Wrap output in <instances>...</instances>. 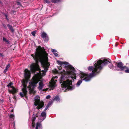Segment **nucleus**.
I'll use <instances>...</instances> for the list:
<instances>
[{"label": "nucleus", "instance_id": "11", "mask_svg": "<svg viewBox=\"0 0 129 129\" xmlns=\"http://www.w3.org/2000/svg\"><path fill=\"white\" fill-rule=\"evenodd\" d=\"M12 84V83L11 82L7 85V86L8 87H10L12 88L11 89H9V92L13 94L16 92L17 90L14 87L11 86Z\"/></svg>", "mask_w": 129, "mask_h": 129}, {"label": "nucleus", "instance_id": "17", "mask_svg": "<svg viewBox=\"0 0 129 129\" xmlns=\"http://www.w3.org/2000/svg\"><path fill=\"white\" fill-rule=\"evenodd\" d=\"M41 35L43 39H46L47 37V35L44 32H42L41 34Z\"/></svg>", "mask_w": 129, "mask_h": 129}, {"label": "nucleus", "instance_id": "6", "mask_svg": "<svg viewBox=\"0 0 129 129\" xmlns=\"http://www.w3.org/2000/svg\"><path fill=\"white\" fill-rule=\"evenodd\" d=\"M65 68L66 69L67 73L70 75H72L71 77L72 79H76V76L75 74V68L70 65L66 66Z\"/></svg>", "mask_w": 129, "mask_h": 129}, {"label": "nucleus", "instance_id": "12", "mask_svg": "<svg viewBox=\"0 0 129 129\" xmlns=\"http://www.w3.org/2000/svg\"><path fill=\"white\" fill-rule=\"evenodd\" d=\"M46 116V114L45 112H44L42 113L41 115L39 118V119L41 121L43 120L45 118Z\"/></svg>", "mask_w": 129, "mask_h": 129}, {"label": "nucleus", "instance_id": "4", "mask_svg": "<svg viewBox=\"0 0 129 129\" xmlns=\"http://www.w3.org/2000/svg\"><path fill=\"white\" fill-rule=\"evenodd\" d=\"M97 65L95 67L99 69L100 70H101L103 66L108 64L109 68L112 69L114 68V67L111 63V61L108 58H104L103 60L100 59L97 61Z\"/></svg>", "mask_w": 129, "mask_h": 129}, {"label": "nucleus", "instance_id": "21", "mask_svg": "<svg viewBox=\"0 0 129 129\" xmlns=\"http://www.w3.org/2000/svg\"><path fill=\"white\" fill-rule=\"evenodd\" d=\"M14 115L13 114H11L10 116V118H12L13 120L14 119Z\"/></svg>", "mask_w": 129, "mask_h": 129}, {"label": "nucleus", "instance_id": "25", "mask_svg": "<svg viewBox=\"0 0 129 129\" xmlns=\"http://www.w3.org/2000/svg\"><path fill=\"white\" fill-rule=\"evenodd\" d=\"M53 54L55 56H58V54L56 52H53Z\"/></svg>", "mask_w": 129, "mask_h": 129}, {"label": "nucleus", "instance_id": "32", "mask_svg": "<svg viewBox=\"0 0 129 129\" xmlns=\"http://www.w3.org/2000/svg\"><path fill=\"white\" fill-rule=\"evenodd\" d=\"M44 1L45 2V3H48V1H47V0H44Z\"/></svg>", "mask_w": 129, "mask_h": 129}, {"label": "nucleus", "instance_id": "16", "mask_svg": "<svg viewBox=\"0 0 129 129\" xmlns=\"http://www.w3.org/2000/svg\"><path fill=\"white\" fill-rule=\"evenodd\" d=\"M42 129V125L39 122H37L36 124V129Z\"/></svg>", "mask_w": 129, "mask_h": 129}, {"label": "nucleus", "instance_id": "38", "mask_svg": "<svg viewBox=\"0 0 129 129\" xmlns=\"http://www.w3.org/2000/svg\"><path fill=\"white\" fill-rule=\"evenodd\" d=\"M51 98V96L50 95H49V99L50 98Z\"/></svg>", "mask_w": 129, "mask_h": 129}, {"label": "nucleus", "instance_id": "7", "mask_svg": "<svg viewBox=\"0 0 129 129\" xmlns=\"http://www.w3.org/2000/svg\"><path fill=\"white\" fill-rule=\"evenodd\" d=\"M40 97L38 96H36L35 98L34 104L36 106L38 105L37 107V108L38 109L41 108L44 105V103L42 102H40Z\"/></svg>", "mask_w": 129, "mask_h": 129}, {"label": "nucleus", "instance_id": "23", "mask_svg": "<svg viewBox=\"0 0 129 129\" xmlns=\"http://www.w3.org/2000/svg\"><path fill=\"white\" fill-rule=\"evenodd\" d=\"M17 5H19V7L20 8H21V7H22V6L20 4V3L19 2H18L17 3Z\"/></svg>", "mask_w": 129, "mask_h": 129}, {"label": "nucleus", "instance_id": "1", "mask_svg": "<svg viewBox=\"0 0 129 129\" xmlns=\"http://www.w3.org/2000/svg\"><path fill=\"white\" fill-rule=\"evenodd\" d=\"M36 60V63H33L30 66V70L33 73L37 70L39 71L40 73L35 75L32 78V81L29 83L28 87L30 94H34V90L35 85L41 79L42 76L45 75V72L48 70V54L43 48L39 46L36 50L35 55H31Z\"/></svg>", "mask_w": 129, "mask_h": 129}, {"label": "nucleus", "instance_id": "5", "mask_svg": "<svg viewBox=\"0 0 129 129\" xmlns=\"http://www.w3.org/2000/svg\"><path fill=\"white\" fill-rule=\"evenodd\" d=\"M92 72V73H91L89 75L82 73L80 76V79L79 80L76 84L77 86H79L82 83L83 80H84L86 82L90 81L91 78L93 77V74L94 73V72Z\"/></svg>", "mask_w": 129, "mask_h": 129}, {"label": "nucleus", "instance_id": "22", "mask_svg": "<svg viewBox=\"0 0 129 129\" xmlns=\"http://www.w3.org/2000/svg\"><path fill=\"white\" fill-rule=\"evenodd\" d=\"M36 33V31H34L31 32L32 35L34 36H35V34Z\"/></svg>", "mask_w": 129, "mask_h": 129}, {"label": "nucleus", "instance_id": "26", "mask_svg": "<svg viewBox=\"0 0 129 129\" xmlns=\"http://www.w3.org/2000/svg\"><path fill=\"white\" fill-rule=\"evenodd\" d=\"M10 66V64H8L6 66V69H8Z\"/></svg>", "mask_w": 129, "mask_h": 129}, {"label": "nucleus", "instance_id": "15", "mask_svg": "<svg viewBox=\"0 0 129 129\" xmlns=\"http://www.w3.org/2000/svg\"><path fill=\"white\" fill-rule=\"evenodd\" d=\"M44 86V85L43 81H40L39 83V86L38 87V89L39 90H42Z\"/></svg>", "mask_w": 129, "mask_h": 129}, {"label": "nucleus", "instance_id": "9", "mask_svg": "<svg viewBox=\"0 0 129 129\" xmlns=\"http://www.w3.org/2000/svg\"><path fill=\"white\" fill-rule=\"evenodd\" d=\"M116 65L119 69L120 71H124L125 73V71L127 69L128 67L125 66H123V64L121 62H117L116 63Z\"/></svg>", "mask_w": 129, "mask_h": 129}, {"label": "nucleus", "instance_id": "20", "mask_svg": "<svg viewBox=\"0 0 129 129\" xmlns=\"http://www.w3.org/2000/svg\"><path fill=\"white\" fill-rule=\"evenodd\" d=\"M51 2L53 3H57L60 1V0H51Z\"/></svg>", "mask_w": 129, "mask_h": 129}, {"label": "nucleus", "instance_id": "35", "mask_svg": "<svg viewBox=\"0 0 129 129\" xmlns=\"http://www.w3.org/2000/svg\"><path fill=\"white\" fill-rule=\"evenodd\" d=\"M5 42H7L8 44H9V41L8 40H7Z\"/></svg>", "mask_w": 129, "mask_h": 129}, {"label": "nucleus", "instance_id": "10", "mask_svg": "<svg viewBox=\"0 0 129 129\" xmlns=\"http://www.w3.org/2000/svg\"><path fill=\"white\" fill-rule=\"evenodd\" d=\"M57 81L56 80H54L52 78L50 81L49 82V91L51 90H53L55 88V87L56 86L55 81Z\"/></svg>", "mask_w": 129, "mask_h": 129}, {"label": "nucleus", "instance_id": "28", "mask_svg": "<svg viewBox=\"0 0 129 129\" xmlns=\"http://www.w3.org/2000/svg\"><path fill=\"white\" fill-rule=\"evenodd\" d=\"M52 49V51L53 52H53H56L57 51L55 49Z\"/></svg>", "mask_w": 129, "mask_h": 129}, {"label": "nucleus", "instance_id": "33", "mask_svg": "<svg viewBox=\"0 0 129 129\" xmlns=\"http://www.w3.org/2000/svg\"><path fill=\"white\" fill-rule=\"evenodd\" d=\"M5 17H6V19L8 20V18H7V15H5Z\"/></svg>", "mask_w": 129, "mask_h": 129}, {"label": "nucleus", "instance_id": "39", "mask_svg": "<svg viewBox=\"0 0 129 129\" xmlns=\"http://www.w3.org/2000/svg\"><path fill=\"white\" fill-rule=\"evenodd\" d=\"M50 64L49 63V67L50 66Z\"/></svg>", "mask_w": 129, "mask_h": 129}, {"label": "nucleus", "instance_id": "40", "mask_svg": "<svg viewBox=\"0 0 129 129\" xmlns=\"http://www.w3.org/2000/svg\"><path fill=\"white\" fill-rule=\"evenodd\" d=\"M13 110H12V112H13Z\"/></svg>", "mask_w": 129, "mask_h": 129}, {"label": "nucleus", "instance_id": "30", "mask_svg": "<svg viewBox=\"0 0 129 129\" xmlns=\"http://www.w3.org/2000/svg\"><path fill=\"white\" fill-rule=\"evenodd\" d=\"M7 70H8V69H5V70H4V73H5L6 72H7Z\"/></svg>", "mask_w": 129, "mask_h": 129}, {"label": "nucleus", "instance_id": "24", "mask_svg": "<svg viewBox=\"0 0 129 129\" xmlns=\"http://www.w3.org/2000/svg\"><path fill=\"white\" fill-rule=\"evenodd\" d=\"M32 126L34 128L35 126V122H32Z\"/></svg>", "mask_w": 129, "mask_h": 129}, {"label": "nucleus", "instance_id": "8", "mask_svg": "<svg viewBox=\"0 0 129 129\" xmlns=\"http://www.w3.org/2000/svg\"><path fill=\"white\" fill-rule=\"evenodd\" d=\"M98 63L97 61L94 64V68L93 67L91 66L89 67L88 68V70L90 71H92V72L91 73H92L93 72H94V73L93 77L94 76V74L95 73V75H97L98 74H99L100 72V70H100L99 69L95 67L97 65Z\"/></svg>", "mask_w": 129, "mask_h": 129}, {"label": "nucleus", "instance_id": "31", "mask_svg": "<svg viewBox=\"0 0 129 129\" xmlns=\"http://www.w3.org/2000/svg\"><path fill=\"white\" fill-rule=\"evenodd\" d=\"M3 40L5 42V41H7V40L4 37H3Z\"/></svg>", "mask_w": 129, "mask_h": 129}, {"label": "nucleus", "instance_id": "27", "mask_svg": "<svg viewBox=\"0 0 129 129\" xmlns=\"http://www.w3.org/2000/svg\"><path fill=\"white\" fill-rule=\"evenodd\" d=\"M126 73H129V69L127 67V69L125 71Z\"/></svg>", "mask_w": 129, "mask_h": 129}, {"label": "nucleus", "instance_id": "36", "mask_svg": "<svg viewBox=\"0 0 129 129\" xmlns=\"http://www.w3.org/2000/svg\"><path fill=\"white\" fill-rule=\"evenodd\" d=\"M118 45V44L117 43H116L115 44V46L117 47Z\"/></svg>", "mask_w": 129, "mask_h": 129}, {"label": "nucleus", "instance_id": "3", "mask_svg": "<svg viewBox=\"0 0 129 129\" xmlns=\"http://www.w3.org/2000/svg\"><path fill=\"white\" fill-rule=\"evenodd\" d=\"M24 77L25 79H23L22 81V85L23 86L22 89V92H20V96L23 97L26 96L27 94V84L30 77V73L29 71L26 69L24 70Z\"/></svg>", "mask_w": 129, "mask_h": 129}, {"label": "nucleus", "instance_id": "14", "mask_svg": "<svg viewBox=\"0 0 129 129\" xmlns=\"http://www.w3.org/2000/svg\"><path fill=\"white\" fill-rule=\"evenodd\" d=\"M57 63L61 66H62L63 64L67 65L69 64V63L67 62H63L58 60L57 61Z\"/></svg>", "mask_w": 129, "mask_h": 129}, {"label": "nucleus", "instance_id": "29", "mask_svg": "<svg viewBox=\"0 0 129 129\" xmlns=\"http://www.w3.org/2000/svg\"><path fill=\"white\" fill-rule=\"evenodd\" d=\"M58 68L59 70L60 71L61 69H62V67L61 66H60L58 67Z\"/></svg>", "mask_w": 129, "mask_h": 129}, {"label": "nucleus", "instance_id": "37", "mask_svg": "<svg viewBox=\"0 0 129 129\" xmlns=\"http://www.w3.org/2000/svg\"><path fill=\"white\" fill-rule=\"evenodd\" d=\"M46 98L47 99H48V95H47V96H46Z\"/></svg>", "mask_w": 129, "mask_h": 129}, {"label": "nucleus", "instance_id": "41", "mask_svg": "<svg viewBox=\"0 0 129 129\" xmlns=\"http://www.w3.org/2000/svg\"><path fill=\"white\" fill-rule=\"evenodd\" d=\"M48 106V105H47V106Z\"/></svg>", "mask_w": 129, "mask_h": 129}, {"label": "nucleus", "instance_id": "13", "mask_svg": "<svg viewBox=\"0 0 129 129\" xmlns=\"http://www.w3.org/2000/svg\"><path fill=\"white\" fill-rule=\"evenodd\" d=\"M55 100L57 101H58L60 100V99L58 96H55L53 100L49 102V107L53 103L54 101Z\"/></svg>", "mask_w": 129, "mask_h": 129}, {"label": "nucleus", "instance_id": "18", "mask_svg": "<svg viewBox=\"0 0 129 129\" xmlns=\"http://www.w3.org/2000/svg\"><path fill=\"white\" fill-rule=\"evenodd\" d=\"M38 113H37L36 115V116H34V114L33 115V116L32 117V122H35V121L36 120V117H38Z\"/></svg>", "mask_w": 129, "mask_h": 129}, {"label": "nucleus", "instance_id": "2", "mask_svg": "<svg viewBox=\"0 0 129 129\" xmlns=\"http://www.w3.org/2000/svg\"><path fill=\"white\" fill-rule=\"evenodd\" d=\"M53 72L55 73H61L62 74L60 80V83H61V87L62 88H64L69 90H72L73 89L72 85V81L67 79L66 81H64L65 78H67L68 75L66 74V72L65 70H63V72L58 71L56 69H55L54 70H53Z\"/></svg>", "mask_w": 129, "mask_h": 129}, {"label": "nucleus", "instance_id": "19", "mask_svg": "<svg viewBox=\"0 0 129 129\" xmlns=\"http://www.w3.org/2000/svg\"><path fill=\"white\" fill-rule=\"evenodd\" d=\"M7 26L9 27V29L11 30V31L13 32L14 31V29L9 24H8L7 25Z\"/></svg>", "mask_w": 129, "mask_h": 129}, {"label": "nucleus", "instance_id": "34", "mask_svg": "<svg viewBox=\"0 0 129 129\" xmlns=\"http://www.w3.org/2000/svg\"><path fill=\"white\" fill-rule=\"evenodd\" d=\"M48 89V88H47L46 89H44L43 90V91H46Z\"/></svg>", "mask_w": 129, "mask_h": 129}]
</instances>
